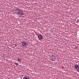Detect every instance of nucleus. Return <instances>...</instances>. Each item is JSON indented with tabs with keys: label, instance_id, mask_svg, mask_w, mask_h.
Masks as SVG:
<instances>
[{
	"label": "nucleus",
	"instance_id": "f257e3e1",
	"mask_svg": "<svg viewBox=\"0 0 79 79\" xmlns=\"http://www.w3.org/2000/svg\"><path fill=\"white\" fill-rule=\"evenodd\" d=\"M16 13L17 15H20V16H22V15H24V12L22 10H16Z\"/></svg>",
	"mask_w": 79,
	"mask_h": 79
},
{
	"label": "nucleus",
	"instance_id": "f03ea898",
	"mask_svg": "<svg viewBox=\"0 0 79 79\" xmlns=\"http://www.w3.org/2000/svg\"><path fill=\"white\" fill-rule=\"evenodd\" d=\"M22 45L23 47H26V45H28V43H27V40L23 41L21 42Z\"/></svg>",
	"mask_w": 79,
	"mask_h": 79
},
{
	"label": "nucleus",
	"instance_id": "7ed1b4c3",
	"mask_svg": "<svg viewBox=\"0 0 79 79\" xmlns=\"http://www.w3.org/2000/svg\"><path fill=\"white\" fill-rule=\"evenodd\" d=\"M50 59L51 60V61H55V60H56L55 56L53 55H52V56H51Z\"/></svg>",
	"mask_w": 79,
	"mask_h": 79
},
{
	"label": "nucleus",
	"instance_id": "20e7f679",
	"mask_svg": "<svg viewBox=\"0 0 79 79\" xmlns=\"http://www.w3.org/2000/svg\"><path fill=\"white\" fill-rule=\"evenodd\" d=\"M42 35L41 34H40L39 35V36L38 37V39H39V40H41V39H42Z\"/></svg>",
	"mask_w": 79,
	"mask_h": 79
},
{
	"label": "nucleus",
	"instance_id": "39448f33",
	"mask_svg": "<svg viewBox=\"0 0 79 79\" xmlns=\"http://www.w3.org/2000/svg\"><path fill=\"white\" fill-rule=\"evenodd\" d=\"M75 69H79V65L76 64L75 65Z\"/></svg>",
	"mask_w": 79,
	"mask_h": 79
},
{
	"label": "nucleus",
	"instance_id": "423d86ee",
	"mask_svg": "<svg viewBox=\"0 0 79 79\" xmlns=\"http://www.w3.org/2000/svg\"><path fill=\"white\" fill-rule=\"evenodd\" d=\"M24 79H30V78L28 76H25Z\"/></svg>",
	"mask_w": 79,
	"mask_h": 79
},
{
	"label": "nucleus",
	"instance_id": "0eeeda50",
	"mask_svg": "<svg viewBox=\"0 0 79 79\" xmlns=\"http://www.w3.org/2000/svg\"><path fill=\"white\" fill-rule=\"evenodd\" d=\"M18 61H21V59L18 58Z\"/></svg>",
	"mask_w": 79,
	"mask_h": 79
},
{
	"label": "nucleus",
	"instance_id": "6e6552de",
	"mask_svg": "<svg viewBox=\"0 0 79 79\" xmlns=\"http://www.w3.org/2000/svg\"><path fill=\"white\" fill-rule=\"evenodd\" d=\"M78 64L79 65V69H77V72H79V62L78 63Z\"/></svg>",
	"mask_w": 79,
	"mask_h": 79
},
{
	"label": "nucleus",
	"instance_id": "1a4fd4ad",
	"mask_svg": "<svg viewBox=\"0 0 79 79\" xmlns=\"http://www.w3.org/2000/svg\"><path fill=\"white\" fill-rule=\"evenodd\" d=\"M15 65H16V66H18V63H15Z\"/></svg>",
	"mask_w": 79,
	"mask_h": 79
},
{
	"label": "nucleus",
	"instance_id": "9d476101",
	"mask_svg": "<svg viewBox=\"0 0 79 79\" xmlns=\"http://www.w3.org/2000/svg\"><path fill=\"white\" fill-rule=\"evenodd\" d=\"M75 12H76L77 13V11L75 10Z\"/></svg>",
	"mask_w": 79,
	"mask_h": 79
},
{
	"label": "nucleus",
	"instance_id": "9b49d317",
	"mask_svg": "<svg viewBox=\"0 0 79 79\" xmlns=\"http://www.w3.org/2000/svg\"><path fill=\"white\" fill-rule=\"evenodd\" d=\"M17 46V45H16V46H15V47H16Z\"/></svg>",
	"mask_w": 79,
	"mask_h": 79
},
{
	"label": "nucleus",
	"instance_id": "f8f14e48",
	"mask_svg": "<svg viewBox=\"0 0 79 79\" xmlns=\"http://www.w3.org/2000/svg\"><path fill=\"white\" fill-rule=\"evenodd\" d=\"M17 10H19V9H18Z\"/></svg>",
	"mask_w": 79,
	"mask_h": 79
},
{
	"label": "nucleus",
	"instance_id": "ddd939ff",
	"mask_svg": "<svg viewBox=\"0 0 79 79\" xmlns=\"http://www.w3.org/2000/svg\"><path fill=\"white\" fill-rule=\"evenodd\" d=\"M55 12H56V11L55 10Z\"/></svg>",
	"mask_w": 79,
	"mask_h": 79
},
{
	"label": "nucleus",
	"instance_id": "4468645a",
	"mask_svg": "<svg viewBox=\"0 0 79 79\" xmlns=\"http://www.w3.org/2000/svg\"><path fill=\"white\" fill-rule=\"evenodd\" d=\"M15 10H16V9H15Z\"/></svg>",
	"mask_w": 79,
	"mask_h": 79
}]
</instances>
